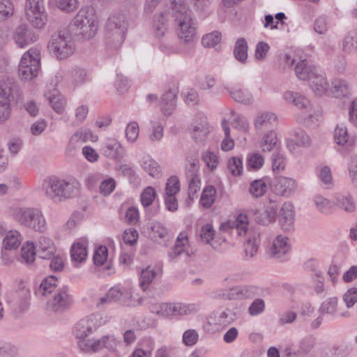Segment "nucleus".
I'll return each mask as SVG.
<instances>
[{
	"label": "nucleus",
	"instance_id": "obj_1",
	"mask_svg": "<svg viewBox=\"0 0 357 357\" xmlns=\"http://www.w3.org/2000/svg\"><path fill=\"white\" fill-rule=\"evenodd\" d=\"M98 27V17L92 6L82 7L69 25L70 35L77 40H87L96 33Z\"/></svg>",
	"mask_w": 357,
	"mask_h": 357
},
{
	"label": "nucleus",
	"instance_id": "obj_2",
	"mask_svg": "<svg viewBox=\"0 0 357 357\" xmlns=\"http://www.w3.org/2000/svg\"><path fill=\"white\" fill-rule=\"evenodd\" d=\"M79 185V183L75 179L65 180L51 176L43 181L42 187L49 199L55 202H61L77 196Z\"/></svg>",
	"mask_w": 357,
	"mask_h": 357
},
{
	"label": "nucleus",
	"instance_id": "obj_3",
	"mask_svg": "<svg viewBox=\"0 0 357 357\" xmlns=\"http://www.w3.org/2000/svg\"><path fill=\"white\" fill-rule=\"evenodd\" d=\"M172 15L178 26V36L181 41L192 45L196 36L197 23L192 17V11L185 4L175 2L172 6Z\"/></svg>",
	"mask_w": 357,
	"mask_h": 357
},
{
	"label": "nucleus",
	"instance_id": "obj_4",
	"mask_svg": "<svg viewBox=\"0 0 357 357\" xmlns=\"http://www.w3.org/2000/svg\"><path fill=\"white\" fill-rule=\"evenodd\" d=\"M14 220L21 226L43 233L47 229V223L42 212L36 208H16Z\"/></svg>",
	"mask_w": 357,
	"mask_h": 357
},
{
	"label": "nucleus",
	"instance_id": "obj_5",
	"mask_svg": "<svg viewBox=\"0 0 357 357\" xmlns=\"http://www.w3.org/2000/svg\"><path fill=\"white\" fill-rule=\"evenodd\" d=\"M22 99V93L17 82L8 79V82L0 85V123L10 116L11 102L17 103Z\"/></svg>",
	"mask_w": 357,
	"mask_h": 357
},
{
	"label": "nucleus",
	"instance_id": "obj_6",
	"mask_svg": "<svg viewBox=\"0 0 357 357\" xmlns=\"http://www.w3.org/2000/svg\"><path fill=\"white\" fill-rule=\"evenodd\" d=\"M128 29L126 17L123 14L111 16L107 23V45L109 48L119 47L126 38Z\"/></svg>",
	"mask_w": 357,
	"mask_h": 357
},
{
	"label": "nucleus",
	"instance_id": "obj_7",
	"mask_svg": "<svg viewBox=\"0 0 357 357\" xmlns=\"http://www.w3.org/2000/svg\"><path fill=\"white\" fill-rule=\"evenodd\" d=\"M49 50L59 59H65L70 56L75 50L71 36L66 31H60L54 34L48 44Z\"/></svg>",
	"mask_w": 357,
	"mask_h": 357
},
{
	"label": "nucleus",
	"instance_id": "obj_8",
	"mask_svg": "<svg viewBox=\"0 0 357 357\" xmlns=\"http://www.w3.org/2000/svg\"><path fill=\"white\" fill-rule=\"evenodd\" d=\"M119 341L114 335H103L97 340H80L77 342L79 349L84 353H98L106 349L109 351L116 350Z\"/></svg>",
	"mask_w": 357,
	"mask_h": 357
},
{
	"label": "nucleus",
	"instance_id": "obj_9",
	"mask_svg": "<svg viewBox=\"0 0 357 357\" xmlns=\"http://www.w3.org/2000/svg\"><path fill=\"white\" fill-rule=\"evenodd\" d=\"M26 17L33 26L43 28L47 22L43 0H26Z\"/></svg>",
	"mask_w": 357,
	"mask_h": 357
},
{
	"label": "nucleus",
	"instance_id": "obj_10",
	"mask_svg": "<svg viewBox=\"0 0 357 357\" xmlns=\"http://www.w3.org/2000/svg\"><path fill=\"white\" fill-rule=\"evenodd\" d=\"M100 326L99 316L91 314L80 319L75 326L73 333L80 340H86V337L95 332Z\"/></svg>",
	"mask_w": 357,
	"mask_h": 357
},
{
	"label": "nucleus",
	"instance_id": "obj_11",
	"mask_svg": "<svg viewBox=\"0 0 357 357\" xmlns=\"http://www.w3.org/2000/svg\"><path fill=\"white\" fill-rule=\"evenodd\" d=\"M30 297L29 289L21 284L17 290L12 292L8 296L7 301L13 310L24 312L29 307Z\"/></svg>",
	"mask_w": 357,
	"mask_h": 357
},
{
	"label": "nucleus",
	"instance_id": "obj_12",
	"mask_svg": "<svg viewBox=\"0 0 357 357\" xmlns=\"http://www.w3.org/2000/svg\"><path fill=\"white\" fill-rule=\"evenodd\" d=\"M196 311L195 304L181 303H162L160 317L172 318L177 316L188 315Z\"/></svg>",
	"mask_w": 357,
	"mask_h": 357
},
{
	"label": "nucleus",
	"instance_id": "obj_13",
	"mask_svg": "<svg viewBox=\"0 0 357 357\" xmlns=\"http://www.w3.org/2000/svg\"><path fill=\"white\" fill-rule=\"evenodd\" d=\"M73 303V298L68 294L66 287L56 290L52 301L50 303V307L54 312H63L69 310Z\"/></svg>",
	"mask_w": 357,
	"mask_h": 357
},
{
	"label": "nucleus",
	"instance_id": "obj_14",
	"mask_svg": "<svg viewBox=\"0 0 357 357\" xmlns=\"http://www.w3.org/2000/svg\"><path fill=\"white\" fill-rule=\"evenodd\" d=\"M272 190L280 195L289 197L295 192L296 181L294 178L275 176L271 183Z\"/></svg>",
	"mask_w": 357,
	"mask_h": 357
},
{
	"label": "nucleus",
	"instance_id": "obj_15",
	"mask_svg": "<svg viewBox=\"0 0 357 357\" xmlns=\"http://www.w3.org/2000/svg\"><path fill=\"white\" fill-rule=\"evenodd\" d=\"M289 239L287 236L278 235L273 242V244L268 250L271 257L280 259H286V256L290 250Z\"/></svg>",
	"mask_w": 357,
	"mask_h": 357
},
{
	"label": "nucleus",
	"instance_id": "obj_16",
	"mask_svg": "<svg viewBox=\"0 0 357 357\" xmlns=\"http://www.w3.org/2000/svg\"><path fill=\"white\" fill-rule=\"evenodd\" d=\"M13 38L20 47H24L37 40L38 36L27 24H20L15 28Z\"/></svg>",
	"mask_w": 357,
	"mask_h": 357
},
{
	"label": "nucleus",
	"instance_id": "obj_17",
	"mask_svg": "<svg viewBox=\"0 0 357 357\" xmlns=\"http://www.w3.org/2000/svg\"><path fill=\"white\" fill-rule=\"evenodd\" d=\"M100 152L104 156L113 160H119L124 155V150L120 142L112 138L107 139L102 142Z\"/></svg>",
	"mask_w": 357,
	"mask_h": 357
},
{
	"label": "nucleus",
	"instance_id": "obj_18",
	"mask_svg": "<svg viewBox=\"0 0 357 357\" xmlns=\"http://www.w3.org/2000/svg\"><path fill=\"white\" fill-rule=\"evenodd\" d=\"M278 220L283 230L289 231L293 229L295 213L291 203L285 202L283 204L279 211Z\"/></svg>",
	"mask_w": 357,
	"mask_h": 357
},
{
	"label": "nucleus",
	"instance_id": "obj_19",
	"mask_svg": "<svg viewBox=\"0 0 357 357\" xmlns=\"http://www.w3.org/2000/svg\"><path fill=\"white\" fill-rule=\"evenodd\" d=\"M36 247L39 257L45 259H50L56 250L54 241L50 238L45 236L38 238Z\"/></svg>",
	"mask_w": 357,
	"mask_h": 357
},
{
	"label": "nucleus",
	"instance_id": "obj_20",
	"mask_svg": "<svg viewBox=\"0 0 357 357\" xmlns=\"http://www.w3.org/2000/svg\"><path fill=\"white\" fill-rule=\"evenodd\" d=\"M259 289L255 286H238L230 289L229 298L241 300L252 298L258 295Z\"/></svg>",
	"mask_w": 357,
	"mask_h": 357
},
{
	"label": "nucleus",
	"instance_id": "obj_21",
	"mask_svg": "<svg viewBox=\"0 0 357 357\" xmlns=\"http://www.w3.org/2000/svg\"><path fill=\"white\" fill-rule=\"evenodd\" d=\"M294 70L299 79L310 80L319 70L310 64L306 59H303L296 63Z\"/></svg>",
	"mask_w": 357,
	"mask_h": 357
},
{
	"label": "nucleus",
	"instance_id": "obj_22",
	"mask_svg": "<svg viewBox=\"0 0 357 357\" xmlns=\"http://www.w3.org/2000/svg\"><path fill=\"white\" fill-rule=\"evenodd\" d=\"M231 97L236 102L245 105L252 102L253 98L251 93L246 89H242L241 84H236L231 87H226Z\"/></svg>",
	"mask_w": 357,
	"mask_h": 357
},
{
	"label": "nucleus",
	"instance_id": "obj_23",
	"mask_svg": "<svg viewBox=\"0 0 357 357\" xmlns=\"http://www.w3.org/2000/svg\"><path fill=\"white\" fill-rule=\"evenodd\" d=\"M176 89H169L162 96L161 109L166 116L172 114L176 106Z\"/></svg>",
	"mask_w": 357,
	"mask_h": 357
},
{
	"label": "nucleus",
	"instance_id": "obj_24",
	"mask_svg": "<svg viewBox=\"0 0 357 357\" xmlns=\"http://www.w3.org/2000/svg\"><path fill=\"white\" fill-rule=\"evenodd\" d=\"M26 57L21 58L18 67V75L21 79L23 80H31L37 76L40 65L37 64V62L33 61V64L31 66L28 64H24L26 62Z\"/></svg>",
	"mask_w": 357,
	"mask_h": 357
},
{
	"label": "nucleus",
	"instance_id": "obj_25",
	"mask_svg": "<svg viewBox=\"0 0 357 357\" xmlns=\"http://www.w3.org/2000/svg\"><path fill=\"white\" fill-rule=\"evenodd\" d=\"M248 226V217L245 215H238L235 221L227 222L222 224L220 226L221 229L227 230V229H235L237 234L240 236L246 234Z\"/></svg>",
	"mask_w": 357,
	"mask_h": 357
},
{
	"label": "nucleus",
	"instance_id": "obj_26",
	"mask_svg": "<svg viewBox=\"0 0 357 357\" xmlns=\"http://www.w3.org/2000/svg\"><path fill=\"white\" fill-rule=\"evenodd\" d=\"M310 87L317 96L324 95L328 90L329 84L325 75L319 70L310 80Z\"/></svg>",
	"mask_w": 357,
	"mask_h": 357
},
{
	"label": "nucleus",
	"instance_id": "obj_27",
	"mask_svg": "<svg viewBox=\"0 0 357 357\" xmlns=\"http://www.w3.org/2000/svg\"><path fill=\"white\" fill-rule=\"evenodd\" d=\"M22 240V235L18 231H7L2 241L3 248L6 250H16L21 244Z\"/></svg>",
	"mask_w": 357,
	"mask_h": 357
},
{
	"label": "nucleus",
	"instance_id": "obj_28",
	"mask_svg": "<svg viewBox=\"0 0 357 357\" xmlns=\"http://www.w3.org/2000/svg\"><path fill=\"white\" fill-rule=\"evenodd\" d=\"M168 19L166 13L154 16L153 31L156 38L165 37L168 30Z\"/></svg>",
	"mask_w": 357,
	"mask_h": 357
},
{
	"label": "nucleus",
	"instance_id": "obj_29",
	"mask_svg": "<svg viewBox=\"0 0 357 357\" xmlns=\"http://www.w3.org/2000/svg\"><path fill=\"white\" fill-rule=\"evenodd\" d=\"M248 45L244 38H239L236 40L234 47V56L241 63H245L248 59Z\"/></svg>",
	"mask_w": 357,
	"mask_h": 357
},
{
	"label": "nucleus",
	"instance_id": "obj_30",
	"mask_svg": "<svg viewBox=\"0 0 357 357\" xmlns=\"http://www.w3.org/2000/svg\"><path fill=\"white\" fill-rule=\"evenodd\" d=\"M334 141L341 146H345L347 149L353 144V141L349 139L347 129L343 125H337L334 130Z\"/></svg>",
	"mask_w": 357,
	"mask_h": 357
},
{
	"label": "nucleus",
	"instance_id": "obj_31",
	"mask_svg": "<svg viewBox=\"0 0 357 357\" xmlns=\"http://www.w3.org/2000/svg\"><path fill=\"white\" fill-rule=\"evenodd\" d=\"M187 243L188 237L181 233L177 237L174 247L168 251L167 255L169 260L173 261L177 257L185 252Z\"/></svg>",
	"mask_w": 357,
	"mask_h": 357
},
{
	"label": "nucleus",
	"instance_id": "obj_32",
	"mask_svg": "<svg viewBox=\"0 0 357 357\" xmlns=\"http://www.w3.org/2000/svg\"><path fill=\"white\" fill-rule=\"evenodd\" d=\"M45 96L54 110L59 114H61L63 111L66 101L59 91L56 89H54L46 94Z\"/></svg>",
	"mask_w": 357,
	"mask_h": 357
},
{
	"label": "nucleus",
	"instance_id": "obj_33",
	"mask_svg": "<svg viewBox=\"0 0 357 357\" xmlns=\"http://www.w3.org/2000/svg\"><path fill=\"white\" fill-rule=\"evenodd\" d=\"M284 97L287 101L294 103L298 108L308 109L311 107L310 100L298 93L287 91L284 93Z\"/></svg>",
	"mask_w": 357,
	"mask_h": 357
},
{
	"label": "nucleus",
	"instance_id": "obj_34",
	"mask_svg": "<svg viewBox=\"0 0 357 357\" xmlns=\"http://www.w3.org/2000/svg\"><path fill=\"white\" fill-rule=\"evenodd\" d=\"M277 117L273 113L265 112L259 115L255 119V126L257 130L263 128L268 129L276 121Z\"/></svg>",
	"mask_w": 357,
	"mask_h": 357
},
{
	"label": "nucleus",
	"instance_id": "obj_35",
	"mask_svg": "<svg viewBox=\"0 0 357 357\" xmlns=\"http://www.w3.org/2000/svg\"><path fill=\"white\" fill-rule=\"evenodd\" d=\"M151 236L153 241L160 243L161 240L169 239L167 229L160 222L153 221L151 223Z\"/></svg>",
	"mask_w": 357,
	"mask_h": 357
},
{
	"label": "nucleus",
	"instance_id": "obj_36",
	"mask_svg": "<svg viewBox=\"0 0 357 357\" xmlns=\"http://www.w3.org/2000/svg\"><path fill=\"white\" fill-rule=\"evenodd\" d=\"M332 92L335 98L347 96L350 93L348 82L342 79H335L332 82Z\"/></svg>",
	"mask_w": 357,
	"mask_h": 357
},
{
	"label": "nucleus",
	"instance_id": "obj_37",
	"mask_svg": "<svg viewBox=\"0 0 357 357\" xmlns=\"http://www.w3.org/2000/svg\"><path fill=\"white\" fill-rule=\"evenodd\" d=\"M123 296V292L119 287H114L110 288L106 295L99 299L97 303L98 306H104L105 305L119 301Z\"/></svg>",
	"mask_w": 357,
	"mask_h": 357
},
{
	"label": "nucleus",
	"instance_id": "obj_38",
	"mask_svg": "<svg viewBox=\"0 0 357 357\" xmlns=\"http://www.w3.org/2000/svg\"><path fill=\"white\" fill-rule=\"evenodd\" d=\"M216 190L213 185L206 186L202 191L199 203L205 208H209L215 200Z\"/></svg>",
	"mask_w": 357,
	"mask_h": 357
},
{
	"label": "nucleus",
	"instance_id": "obj_39",
	"mask_svg": "<svg viewBox=\"0 0 357 357\" xmlns=\"http://www.w3.org/2000/svg\"><path fill=\"white\" fill-rule=\"evenodd\" d=\"M87 250L85 245L82 243H74L70 249V257L72 261L82 263L86 260Z\"/></svg>",
	"mask_w": 357,
	"mask_h": 357
},
{
	"label": "nucleus",
	"instance_id": "obj_40",
	"mask_svg": "<svg viewBox=\"0 0 357 357\" xmlns=\"http://www.w3.org/2000/svg\"><path fill=\"white\" fill-rule=\"evenodd\" d=\"M36 247L33 242L27 241L21 248V257L26 264L33 263L36 259Z\"/></svg>",
	"mask_w": 357,
	"mask_h": 357
},
{
	"label": "nucleus",
	"instance_id": "obj_41",
	"mask_svg": "<svg viewBox=\"0 0 357 357\" xmlns=\"http://www.w3.org/2000/svg\"><path fill=\"white\" fill-rule=\"evenodd\" d=\"M335 204L347 212H352L355 209L353 198L350 195L337 194L335 197Z\"/></svg>",
	"mask_w": 357,
	"mask_h": 357
},
{
	"label": "nucleus",
	"instance_id": "obj_42",
	"mask_svg": "<svg viewBox=\"0 0 357 357\" xmlns=\"http://www.w3.org/2000/svg\"><path fill=\"white\" fill-rule=\"evenodd\" d=\"M337 297H331L324 301L319 308V314L334 315L337 312Z\"/></svg>",
	"mask_w": 357,
	"mask_h": 357
},
{
	"label": "nucleus",
	"instance_id": "obj_43",
	"mask_svg": "<svg viewBox=\"0 0 357 357\" xmlns=\"http://www.w3.org/2000/svg\"><path fill=\"white\" fill-rule=\"evenodd\" d=\"M156 276V272L151 267H147L141 271L139 277V285L145 291Z\"/></svg>",
	"mask_w": 357,
	"mask_h": 357
},
{
	"label": "nucleus",
	"instance_id": "obj_44",
	"mask_svg": "<svg viewBox=\"0 0 357 357\" xmlns=\"http://www.w3.org/2000/svg\"><path fill=\"white\" fill-rule=\"evenodd\" d=\"M56 286L57 278L54 275H50L42 281L39 290L43 295H47L54 292Z\"/></svg>",
	"mask_w": 357,
	"mask_h": 357
},
{
	"label": "nucleus",
	"instance_id": "obj_45",
	"mask_svg": "<svg viewBox=\"0 0 357 357\" xmlns=\"http://www.w3.org/2000/svg\"><path fill=\"white\" fill-rule=\"evenodd\" d=\"M267 190L266 182L263 179H256L251 182L249 191L255 197H261Z\"/></svg>",
	"mask_w": 357,
	"mask_h": 357
},
{
	"label": "nucleus",
	"instance_id": "obj_46",
	"mask_svg": "<svg viewBox=\"0 0 357 357\" xmlns=\"http://www.w3.org/2000/svg\"><path fill=\"white\" fill-rule=\"evenodd\" d=\"M342 49L344 52H351L354 50L357 52V32L349 31L345 36L342 45Z\"/></svg>",
	"mask_w": 357,
	"mask_h": 357
},
{
	"label": "nucleus",
	"instance_id": "obj_47",
	"mask_svg": "<svg viewBox=\"0 0 357 357\" xmlns=\"http://www.w3.org/2000/svg\"><path fill=\"white\" fill-rule=\"evenodd\" d=\"M222 39L221 33L218 31L205 34L202 39V45L205 47H214Z\"/></svg>",
	"mask_w": 357,
	"mask_h": 357
},
{
	"label": "nucleus",
	"instance_id": "obj_48",
	"mask_svg": "<svg viewBox=\"0 0 357 357\" xmlns=\"http://www.w3.org/2000/svg\"><path fill=\"white\" fill-rule=\"evenodd\" d=\"M272 170L275 174H280L285 169L286 158L280 153H273L272 156Z\"/></svg>",
	"mask_w": 357,
	"mask_h": 357
},
{
	"label": "nucleus",
	"instance_id": "obj_49",
	"mask_svg": "<svg viewBox=\"0 0 357 357\" xmlns=\"http://www.w3.org/2000/svg\"><path fill=\"white\" fill-rule=\"evenodd\" d=\"M313 202L320 212L326 214L331 212V209L333 207V203L328 199L322 197L321 195H315L313 198Z\"/></svg>",
	"mask_w": 357,
	"mask_h": 357
},
{
	"label": "nucleus",
	"instance_id": "obj_50",
	"mask_svg": "<svg viewBox=\"0 0 357 357\" xmlns=\"http://www.w3.org/2000/svg\"><path fill=\"white\" fill-rule=\"evenodd\" d=\"M277 143V136L274 131L271 130L266 134L261 141V146L264 152L271 151Z\"/></svg>",
	"mask_w": 357,
	"mask_h": 357
},
{
	"label": "nucleus",
	"instance_id": "obj_51",
	"mask_svg": "<svg viewBox=\"0 0 357 357\" xmlns=\"http://www.w3.org/2000/svg\"><path fill=\"white\" fill-rule=\"evenodd\" d=\"M227 167L234 176H240L243 172V160L238 157H231L228 160Z\"/></svg>",
	"mask_w": 357,
	"mask_h": 357
},
{
	"label": "nucleus",
	"instance_id": "obj_52",
	"mask_svg": "<svg viewBox=\"0 0 357 357\" xmlns=\"http://www.w3.org/2000/svg\"><path fill=\"white\" fill-rule=\"evenodd\" d=\"M69 73L72 82L75 84H81L86 79V71L84 68L76 66L72 68Z\"/></svg>",
	"mask_w": 357,
	"mask_h": 357
},
{
	"label": "nucleus",
	"instance_id": "obj_53",
	"mask_svg": "<svg viewBox=\"0 0 357 357\" xmlns=\"http://www.w3.org/2000/svg\"><path fill=\"white\" fill-rule=\"evenodd\" d=\"M248 167L257 170L264 164V157L259 153H253L248 155Z\"/></svg>",
	"mask_w": 357,
	"mask_h": 357
},
{
	"label": "nucleus",
	"instance_id": "obj_54",
	"mask_svg": "<svg viewBox=\"0 0 357 357\" xmlns=\"http://www.w3.org/2000/svg\"><path fill=\"white\" fill-rule=\"evenodd\" d=\"M18 354V348L10 342L0 344V357H16Z\"/></svg>",
	"mask_w": 357,
	"mask_h": 357
},
{
	"label": "nucleus",
	"instance_id": "obj_55",
	"mask_svg": "<svg viewBox=\"0 0 357 357\" xmlns=\"http://www.w3.org/2000/svg\"><path fill=\"white\" fill-rule=\"evenodd\" d=\"M215 235V230L213 226L206 224L203 225L199 232L200 241L205 244H209L211 241L213 239Z\"/></svg>",
	"mask_w": 357,
	"mask_h": 357
},
{
	"label": "nucleus",
	"instance_id": "obj_56",
	"mask_svg": "<svg viewBox=\"0 0 357 357\" xmlns=\"http://www.w3.org/2000/svg\"><path fill=\"white\" fill-rule=\"evenodd\" d=\"M180 187L178 178L176 176H172L167 181L165 194L176 195L180 191Z\"/></svg>",
	"mask_w": 357,
	"mask_h": 357
},
{
	"label": "nucleus",
	"instance_id": "obj_57",
	"mask_svg": "<svg viewBox=\"0 0 357 357\" xmlns=\"http://www.w3.org/2000/svg\"><path fill=\"white\" fill-rule=\"evenodd\" d=\"M209 128L207 123H199L192 130V138L195 142H201L208 134Z\"/></svg>",
	"mask_w": 357,
	"mask_h": 357
},
{
	"label": "nucleus",
	"instance_id": "obj_58",
	"mask_svg": "<svg viewBox=\"0 0 357 357\" xmlns=\"http://www.w3.org/2000/svg\"><path fill=\"white\" fill-rule=\"evenodd\" d=\"M315 344V339L313 337L308 336L299 342L298 347L304 356H305L312 351Z\"/></svg>",
	"mask_w": 357,
	"mask_h": 357
},
{
	"label": "nucleus",
	"instance_id": "obj_59",
	"mask_svg": "<svg viewBox=\"0 0 357 357\" xmlns=\"http://www.w3.org/2000/svg\"><path fill=\"white\" fill-rule=\"evenodd\" d=\"M139 128L135 121L130 122L126 129V136L129 142H135L139 136Z\"/></svg>",
	"mask_w": 357,
	"mask_h": 357
},
{
	"label": "nucleus",
	"instance_id": "obj_60",
	"mask_svg": "<svg viewBox=\"0 0 357 357\" xmlns=\"http://www.w3.org/2000/svg\"><path fill=\"white\" fill-rule=\"evenodd\" d=\"M258 245L259 241L256 238H254L253 239L249 238L247 240L244 245V252L246 259L254 257L258 250Z\"/></svg>",
	"mask_w": 357,
	"mask_h": 357
},
{
	"label": "nucleus",
	"instance_id": "obj_61",
	"mask_svg": "<svg viewBox=\"0 0 357 357\" xmlns=\"http://www.w3.org/2000/svg\"><path fill=\"white\" fill-rule=\"evenodd\" d=\"M13 8L10 0H0V22L13 15Z\"/></svg>",
	"mask_w": 357,
	"mask_h": 357
},
{
	"label": "nucleus",
	"instance_id": "obj_62",
	"mask_svg": "<svg viewBox=\"0 0 357 357\" xmlns=\"http://www.w3.org/2000/svg\"><path fill=\"white\" fill-rule=\"evenodd\" d=\"M156 196L155 190L153 188L146 187L141 195V202L144 207L149 206L155 199Z\"/></svg>",
	"mask_w": 357,
	"mask_h": 357
},
{
	"label": "nucleus",
	"instance_id": "obj_63",
	"mask_svg": "<svg viewBox=\"0 0 357 357\" xmlns=\"http://www.w3.org/2000/svg\"><path fill=\"white\" fill-rule=\"evenodd\" d=\"M142 167L152 177H158L160 176V167L153 159H148L144 161Z\"/></svg>",
	"mask_w": 357,
	"mask_h": 357
},
{
	"label": "nucleus",
	"instance_id": "obj_64",
	"mask_svg": "<svg viewBox=\"0 0 357 357\" xmlns=\"http://www.w3.org/2000/svg\"><path fill=\"white\" fill-rule=\"evenodd\" d=\"M188 183V198L191 201L194 199L195 195L200 189L201 181L199 176L187 178Z\"/></svg>",
	"mask_w": 357,
	"mask_h": 357
}]
</instances>
